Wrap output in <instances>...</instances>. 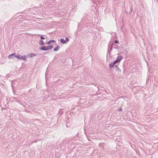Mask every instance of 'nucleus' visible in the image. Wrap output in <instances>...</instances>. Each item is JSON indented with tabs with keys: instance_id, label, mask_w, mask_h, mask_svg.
<instances>
[{
	"instance_id": "nucleus-3",
	"label": "nucleus",
	"mask_w": 158,
	"mask_h": 158,
	"mask_svg": "<svg viewBox=\"0 0 158 158\" xmlns=\"http://www.w3.org/2000/svg\"><path fill=\"white\" fill-rule=\"evenodd\" d=\"M123 58V57H122V56H119L118 57L116 60H115L114 61V64H116V63H117L118 62H119Z\"/></svg>"
},
{
	"instance_id": "nucleus-13",
	"label": "nucleus",
	"mask_w": 158,
	"mask_h": 158,
	"mask_svg": "<svg viewBox=\"0 0 158 158\" xmlns=\"http://www.w3.org/2000/svg\"><path fill=\"white\" fill-rule=\"evenodd\" d=\"M122 110V109L121 108L119 110L120 111V110Z\"/></svg>"
},
{
	"instance_id": "nucleus-6",
	"label": "nucleus",
	"mask_w": 158,
	"mask_h": 158,
	"mask_svg": "<svg viewBox=\"0 0 158 158\" xmlns=\"http://www.w3.org/2000/svg\"><path fill=\"white\" fill-rule=\"evenodd\" d=\"M60 48V47L59 46H57L56 48H55L54 49V51H57V50H59V49Z\"/></svg>"
},
{
	"instance_id": "nucleus-11",
	"label": "nucleus",
	"mask_w": 158,
	"mask_h": 158,
	"mask_svg": "<svg viewBox=\"0 0 158 158\" xmlns=\"http://www.w3.org/2000/svg\"><path fill=\"white\" fill-rule=\"evenodd\" d=\"M66 41H67V43L68 42V41L69 40V39L68 38H66Z\"/></svg>"
},
{
	"instance_id": "nucleus-12",
	"label": "nucleus",
	"mask_w": 158,
	"mask_h": 158,
	"mask_svg": "<svg viewBox=\"0 0 158 158\" xmlns=\"http://www.w3.org/2000/svg\"><path fill=\"white\" fill-rule=\"evenodd\" d=\"M118 43V40H115V44H117Z\"/></svg>"
},
{
	"instance_id": "nucleus-8",
	"label": "nucleus",
	"mask_w": 158,
	"mask_h": 158,
	"mask_svg": "<svg viewBox=\"0 0 158 158\" xmlns=\"http://www.w3.org/2000/svg\"><path fill=\"white\" fill-rule=\"evenodd\" d=\"M40 44L41 45H44V41L42 40H40Z\"/></svg>"
},
{
	"instance_id": "nucleus-5",
	"label": "nucleus",
	"mask_w": 158,
	"mask_h": 158,
	"mask_svg": "<svg viewBox=\"0 0 158 158\" xmlns=\"http://www.w3.org/2000/svg\"><path fill=\"white\" fill-rule=\"evenodd\" d=\"M60 42L62 44L67 43V41L66 40H64L63 39H61L60 40Z\"/></svg>"
},
{
	"instance_id": "nucleus-4",
	"label": "nucleus",
	"mask_w": 158,
	"mask_h": 158,
	"mask_svg": "<svg viewBox=\"0 0 158 158\" xmlns=\"http://www.w3.org/2000/svg\"><path fill=\"white\" fill-rule=\"evenodd\" d=\"M36 55L35 54H34L33 53H30L27 55L28 57L30 58L34 57V56H36Z\"/></svg>"
},
{
	"instance_id": "nucleus-10",
	"label": "nucleus",
	"mask_w": 158,
	"mask_h": 158,
	"mask_svg": "<svg viewBox=\"0 0 158 158\" xmlns=\"http://www.w3.org/2000/svg\"><path fill=\"white\" fill-rule=\"evenodd\" d=\"M40 38L42 40V39H45V38L44 37H43V36H41V37H40Z\"/></svg>"
},
{
	"instance_id": "nucleus-2",
	"label": "nucleus",
	"mask_w": 158,
	"mask_h": 158,
	"mask_svg": "<svg viewBox=\"0 0 158 158\" xmlns=\"http://www.w3.org/2000/svg\"><path fill=\"white\" fill-rule=\"evenodd\" d=\"M53 45H50L49 46H43L42 48H40V50H50V49H51L53 48Z\"/></svg>"
},
{
	"instance_id": "nucleus-7",
	"label": "nucleus",
	"mask_w": 158,
	"mask_h": 158,
	"mask_svg": "<svg viewBox=\"0 0 158 158\" xmlns=\"http://www.w3.org/2000/svg\"><path fill=\"white\" fill-rule=\"evenodd\" d=\"M115 64L114 62L113 63H111L110 64H109V66L110 68L113 67Z\"/></svg>"
},
{
	"instance_id": "nucleus-1",
	"label": "nucleus",
	"mask_w": 158,
	"mask_h": 158,
	"mask_svg": "<svg viewBox=\"0 0 158 158\" xmlns=\"http://www.w3.org/2000/svg\"><path fill=\"white\" fill-rule=\"evenodd\" d=\"M16 54L15 53H14L13 54H11L10 55H9L8 56V58L9 59H11V56H12L15 55V57H16L18 59H19V60H26V59L25 58V56H22L21 57H20V55H15Z\"/></svg>"
},
{
	"instance_id": "nucleus-9",
	"label": "nucleus",
	"mask_w": 158,
	"mask_h": 158,
	"mask_svg": "<svg viewBox=\"0 0 158 158\" xmlns=\"http://www.w3.org/2000/svg\"><path fill=\"white\" fill-rule=\"evenodd\" d=\"M52 42H54V43H55L56 41L54 40H51V41H49L47 43V44H48V45H49V44H50Z\"/></svg>"
}]
</instances>
